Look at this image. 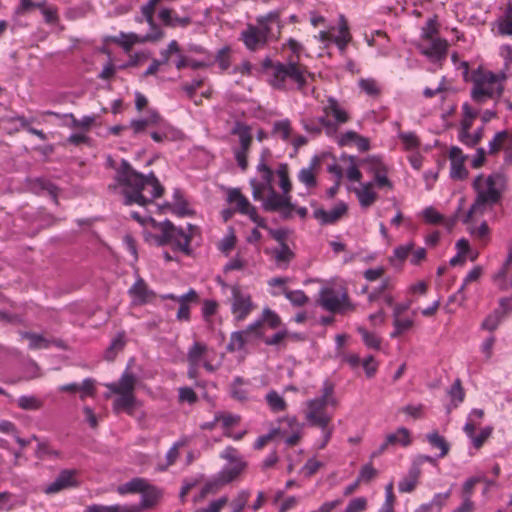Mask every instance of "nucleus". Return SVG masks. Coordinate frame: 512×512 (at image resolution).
Returning a JSON list of instances; mask_svg holds the SVG:
<instances>
[{
    "instance_id": "f257e3e1",
    "label": "nucleus",
    "mask_w": 512,
    "mask_h": 512,
    "mask_svg": "<svg viewBox=\"0 0 512 512\" xmlns=\"http://www.w3.org/2000/svg\"><path fill=\"white\" fill-rule=\"evenodd\" d=\"M130 216L142 226L141 233L148 244L158 247L171 245L174 251L186 255L191 253L190 243L196 229L192 224L182 228L175 226L168 219L157 222L151 216L141 217L137 212H131Z\"/></svg>"
},
{
    "instance_id": "f03ea898",
    "label": "nucleus",
    "mask_w": 512,
    "mask_h": 512,
    "mask_svg": "<svg viewBox=\"0 0 512 512\" xmlns=\"http://www.w3.org/2000/svg\"><path fill=\"white\" fill-rule=\"evenodd\" d=\"M338 405L335 384L329 379L323 381L320 394L308 399L304 404L306 421L309 425L320 428L322 433V440L317 444L318 449H324L332 437L333 427L330 423L333 413L329 408L335 409Z\"/></svg>"
},
{
    "instance_id": "7ed1b4c3",
    "label": "nucleus",
    "mask_w": 512,
    "mask_h": 512,
    "mask_svg": "<svg viewBox=\"0 0 512 512\" xmlns=\"http://www.w3.org/2000/svg\"><path fill=\"white\" fill-rule=\"evenodd\" d=\"M258 179H251L252 196L254 200L261 201L267 212H281L284 218L292 215L293 206L291 196L279 194L273 187L274 172L267 166L262 158L257 165Z\"/></svg>"
},
{
    "instance_id": "20e7f679",
    "label": "nucleus",
    "mask_w": 512,
    "mask_h": 512,
    "mask_svg": "<svg viewBox=\"0 0 512 512\" xmlns=\"http://www.w3.org/2000/svg\"><path fill=\"white\" fill-rule=\"evenodd\" d=\"M472 187L476 193L475 200L463 219L469 223L474 216H483L485 212L500 202L506 189V178L501 173H492L488 176L478 175Z\"/></svg>"
},
{
    "instance_id": "39448f33",
    "label": "nucleus",
    "mask_w": 512,
    "mask_h": 512,
    "mask_svg": "<svg viewBox=\"0 0 512 512\" xmlns=\"http://www.w3.org/2000/svg\"><path fill=\"white\" fill-rule=\"evenodd\" d=\"M262 67L269 76L270 85L275 89H302L306 83L305 69L294 60L282 63L266 58L262 62Z\"/></svg>"
},
{
    "instance_id": "423d86ee",
    "label": "nucleus",
    "mask_w": 512,
    "mask_h": 512,
    "mask_svg": "<svg viewBox=\"0 0 512 512\" xmlns=\"http://www.w3.org/2000/svg\"><path fill=\"white\" fill-rule=\"evenodd\" d=\"M130 130L133 134H144L149 131L152 140L157 143L181 138V132L169 124L157 109H148L147 113L138 114L130 120Z\"/></svg>"
},
{
    "instance_id": "0eeeda50",
    "label": "nucleus",
    "mask_w": 512,
    "mask_h": 512,
    "mask_svg": "<svg viewBox=\"0 0 512 512\" xmlns=\"http://www.w3.org/2000/svg\"><path fill=\"white\" fill-rule=\"evenodd\" d=\"M130 204L146 205L163 193V187L153 172L143 174L130 165Z\"/></svg>"
},
{
    "instance_id": "6e6552de",
    "label": "nucleus",
    "mask_w": 512,
    "mask_h": 512,
    "mask_svg": "<svg viewBox=\"0 0 512 512\" xmlns=\"http://www.w3.org/2000/svg\"><path fill=\"white\" fill-rule=\"evenodd\" d=\"M505 75L487 70H478L473 75L471 98L478 104L488 99L499 98L504 90Z\"/></svg>"
},
{
    "instance_id": "1a4fd4ad",
    "label": "nucleus",
    "mask_w": 512,
    "mask_h": 512,
    "mask_svg": "<svg viewBox=\"0 0 512 512\" xmlns=\"http://www.w3.org/2000/svg\"><path fill=\"white\" fill-rule=\"evenodd\" d=\"M188 370L190 379L198 377L199 368L208 373H214L221 366L216 350L202 341H194L187 351Z\"/></svg>"
},
{
    "instance_id": "9d476101",
    "label": "nucleus",
    "mask_w": 512,
    "mask_h": 512,
    "mask_svg": "<svg viewBox=\"0 0 512 512\" xmlns=\"http://www.w3.org/2000/svg\"><path fill=\"white\" fill-rule=\"evenodd\" d=\"M161 497V491L143 478L130 480V512H143L153 508Z\"/></svg>"
},
{
    "instance_id": "9b49d317",
    "label": "nucleus",
    "mask_w": 512,
    "mask_h": 512,
    "mask_svg": "<svg viewBox=\"0 0 512 512\" xmlns=\"http://www.w3.org/2000/svg\"><path fill=\"white\" fill-rule=\"evenodd\" d=\"M231 135L236 137L232 152L238 167L245 171L248 167V153L253 143L252 128L244 122L236 121L231 128Z\"/></svg>"
},
{
    "instance_id": "f8f14e48",
    "label": "nucleus",
    "mask_w": 512,
    "mask_h": 512,
    "mask_svg": "<svg viewBox=\"0 0 512 512\" xmlns=\"http://www.w3.org/2000/svg\"><path fill=\"white\" fill-rule=\"evenodd\" d=\"M160 1L161 0H149L141 7L142 17L148 23L149 31L144 35H138L136 33L130 32V47L134 43L157 41L163 37V31L157 24H155L153 19L155 8Z\"/></svg>"
},
{
    "instance_id": "ddd939ff",
    "label": "nucleus",
    "mask_w": 512,
    "mask_h": 512,
    "mask_svg": "<svg viewBox=\"0 0 512 512\" xmlns=\"http://www.w3.org/2000/svg\"><path fill=\"white\" fill-rule=\"evenodd\" d=\"M109 392L106 394L107 397L110 395H116L113 402V409L116 412L128 410V366L123 371L121 378L118 382H112L105 385Z\"/></svg>"
},
{
    "instance_id": "4468645a",
    "label": "nucleus",
    "mask_w": 512,
    "mask_h": 512,
    "mask_svg": "<svg viewBox=\"0 0 512 512\" xmlns=\"http://www.w3.org/2000/svg\"><path fill=\"white\" fill-rule=\"evenodd\" d=\"M255 25L269 40L277 39L283 26L280 10H272L256 17Z\"/></svg>"
},
{
    "instance_id": "2eb2a0df",
    "label": "nucleus",
    "mask_w": 512,
    "mask_h": 512,
    "mask_svg": "<svg viewBox=\"0 0 512 512\" xmlns=\"http://www.w3.org/2000/svg\"><path fill=\"white\" fill-rule=\"evenodd\" d=\"M254 308L250 294L239 289L232 290L231 312L237 322L244 321Z\"/></svg>"
},
{
    "instance_id": "dca6fc26",
    "label": "nucleus",
    "mask_w": 512,
    "mask_h": 512,
    "mask_svg": "<svg viewBox=\"0 0 512 512\" xmlns=\"http://www.w3.org/2000/svg\"><path fill=\"white\" fill-rule=\"evenodd\" d=\"M320 304L325 310L334 313L351 308L346 292L339 293L328 288L320 292Z\"/></svg>"
},
{
    "instance_id": "f3484780",
    "label": "nucleus",
    "mask_w": 512,
    "mask_h": 512,
    "mask_svg": "<svg viewBox=\"0 0 512 512\" xmlns=\"http://www.w3.org/2000/svg\"><path fill=\"white\" fill-rule=\"evenodd\" d=\"M240 40L243 42L246 49L252 52L264 48L269 41V39L253 24H248L240 33Z\"/></svg>"
},
{
    "instance_id": "a211bd4d",
    "label": "nucleus",
    "mask_w": 512,
    "mask_h": 512,
    "mask_svg": "<svg viewBox=\"0 0 512 512\" xmlns=\"http://www.w3.org/2000/svg\"><path fill=\"white\" fill-rule=\"evenodd\" d=\"M448 44L439 37L424 40L419 45L420 52L433 61H439L446 56Z\"/></svg>"
},
{
    "instance_id": "6ab92c4d",
    "label": "nucleus",
    "mask_w": 512,
    "mask_h": 512,
    "mask_svg": "<svg viewBox=\"0 0 512 512\" xmlns=\"http://www.w3.org/2000/svg\"><path fill=\"white\" fill-rule=\"evenodd\" d=\"M76 470L64 469L62 470L55 480L44 488V492L48 495L56 494L64 489L76 487L78 482L76 480Z\"/></svg>"
},
{
    "instance_id": "aec40b11",
    "label": "nucleus",
    "mask_w": 512,
    "mask_h": 512,
    "mask_svg": "<svg viewBox=\"0 0 512 512\" xmlns=\"http://www.w3.org/2000/svg\"><path fill=\"white\" fill-rule=\"evenodd\" d=\"M348 206L345 202L337 203L331 210L317 208L313 211V217L321 225H330L336 223L342 216L347 213Z\"/></svg>"
},
{
    "instance_id": "412c9836",
    "label": "nucleus",
    "mask_w": 512,
    "mask_h": 512,
    "mask_svg": "<svg viewBox=\"0 0 512 512\" xmlns=\"http://www.w3.org/2000/svg\"><path fill=\"white\" fill-rule=\"evenodd\" d=\"M322 110L326 116H331L333 118L332 122L336 125L337 128L338 126L348 122L350 118L346 109L339 103L336 98L332 96L327 98Z\"/></svg>"
},
{
    "instance_id": "4be33fe9",
    "label": "nucleus",
    "mask_w": 512,
    "mask_h": 512,
    "mask_svg": "<svg viewBox=\"0 0 512 512\" xmlns=\"http://www.w3.org/2000/svg\"><path fill=\"white\" fill-rule=\"evenodd\" d=\"M352 36L349 31L348 22L343 14L339 15L338 25L332 31V41L337 46L341 54H344L347 45L351 41Z\"/></svg>"
},
{
    "instance_id": "5701e85b",
    "label": "nucleus",
    "mask_w": 512,
    "mask_h": 512,
    "mask_svg": "<svg viewBox=\"0 0 512 512\" xmlns=\"http://www.w3.org/2000/svg\"><path fill=\"white\" fill-rule=\"evenodd\" d=\"M252 390V384L241 377H235L230 386L231 397L240 402L252 400Z\"/></svg>"
},
{
    "instance_id": "b1692460",
    "label": "nucleus",
    "mask_w": 512,
    "mask_h": 512,
    "mask_svg": "<svg viewBox=\"0 0 512 512\" xmlns=\"http://www.w3.org/2000/svg\"><path fill=\"white\" fill-rule=\"evenodd\" d=\"M177 302L179 303V308L176 314V319L179 321H190V303L198 302V295L194 289H189L183 295H180L177 298Z\"/></svg>"
},
{
    "instance_id": "393cba45",
    "label": "nucleus",
    "mask_w": 512,
    "mask_h": 512,
    "mask_svg": "<svg viewBox=\"0 0 512 512\" xmlns=\"http://www.w3.org/2000/svg\"><path fill=\"white\" fill-rule=\"evenodd\" d=\"M318 164V158L313 157L309 165L306 167H302L297 174L298 181L302 183L308 191L317 186V177L315 169L317 168Z\"/></svg>"
},
{
    "instance_id": "a878e982",
    "label": "nucleus",
    "mask_w": 512,
    "mask_h": 512,
    "mask_svg": "<svg viewBox=\"0 0 512 512\" xmlns=\"http://www.w3.org/2000/svg\"><path fill=\"white\" fill-rule=\"evenodd\" d=\"M354 193L359 201V204L363 208L370 207L378 198V194L375 191L372 183L360 182L359 186L354 189Z\"/></svg>"
},
{
    "instance_id": "bb28decb",
    "label": "nucleus",
    "mask_w": 512,
    "mask_h": 512,
    "mask_svg": "<svg viewBox=\"0 0 512 512\" xmlns=\"http://www.w3.org/2000/svg\"><path fill=\"white\" fill-rule=\"evenodd\" d=\"M452 488L443 493H436L431 501L419 505L414 512H440L451 497Z\"/></svg>"
},
{
    "instance_id": "cd10ccee",
    "label": "nucleus",
    "mask_w": 512,
    "mask_h": 512,
    "mask_svg": "<svg viewBox=\"0 0 512 512\" xmlns=\"http://www.w3.org/2000/svg\"><path fill=\"white\" fill-rule=\"evenodd\" d=\"M130 296L134 304H144L153 298V292L150 290L141 278H137L135 283L130 287Z\"/></svg>"
},
{
    "instance_id": "c85d7f7f",
    "label": "nucleus",
    "mask_w": 512,
    "mask_h": 512,
    "mask_svg": "<svg viewBox=\"0 0 512 512\" xmlns=\"http://www.w3.org/2000/svg\"><path fill=\"white\" fill-rule=\"evenodd\" d=\"M227 200L231 204H235V209L240 214L249 216L252 210L256 208L251 205L249 200L241 194L239 189H230L227 195Z\"/></svg>"
},
{
    "instance_id": "c756f323",
    "label": "nucleus",
    "mask_w": 512,
    "mask_h": 512,
    "mask_svg": "<svg viewBox=\"0 0 512 512\" xmlns=\"http://www.w3.org/2000/svg\"><path fill=\"white\" fill-rule=\"evenodd\" d=\"M477 427H473L472 424H465L463 427V430L466 434V436L470 439L472 445L479 449L484 442L491 436L493 432L492 426H486L481 429V431L476 434L475 430Z\"/></svg>"
},
{
    "instance_id": "7c9ffc66",
    "label": "nucleus",
    "mask_w": 512,
    "mask_h": 512,
    "mask_svg": "<svg viewBox=\"0 0 512 512\" xmlns=\"http://www.w3.org/2000/svg\"><path fill=\"white\" fill-rule=\"evenodd\" d=\"M173 201L167 204L170 212L177 216L183 217L191 214L188 202L184 198L182 191L179 188H175L173 191Z\"/></svg>"
},
{
    "instance_id": "2f4dec72",
    "label": "nucleus",
    "mask_w": 512,
    "mask_h": 512,
    "mask_svg": "<svg viewBox=\"0 0 512 512\" xmlns=\"http://www.w3.org/2000/svg\"><path fill=\"white\" fill-rule=\"evenodd\" d=\"M246 467V461H238L234 464H227L224 465L223 468L218 472V475L222 479V482L227 485L236 480Z\"/></svg>"
},
{
    "instance_id": "473e14b6",
    "label": "nucleus",
    "mask_w": 512,
    "mask_h": 512,
    "mask_svg": "<svg viewBox=\"0 0 512 512\" xmlns=\"http://www.w3.org/2000/svg\"><path fill=\"white\" fill-rule=\"evenodd\" d=\"M420 476L419 464L413 463L410 467L408 474L399 481L398 490L401 493H410L417 486L418 479Z\"/></svg>"
},
{
    "instance_id": "72a5a7b5",
    "label": "nucleus",
    "mask_w": 512,
    "mask_h": 512,
    "mask_svg": "<svg viewBox=\"0 0 512 512\" xmlns=\"http://www.w3.org/2000/svg\"><path fill=\"white\" fill-rule=\"evenodd\" d=\"M271 254L277 267L281 269H286L294 258V252L287 244L278 245L271 249Z\"/></svg>"
},
{
    "instance_id": "f704fd0d",
    "label": "nucleus",
    "mask_w": 512,
    "mask_h": 512,
    "mask_svg": "<svg viewBox=\"0 0 512 512\" xmlns=\"http://www.w3.org/2000/svg\"><path fill=\"white\" fill-rule=\"evenodd\" d=\"M363 164L372 178L389 173L387 164L379 156H369L363 160Z\"/></svg>"
},
{
    "instance_id": "c9c22d12",
    "label": "nucleus",
    "mask_w": 512,
    "mask_h": 512,
    "mask_svg": "<svg viewBox=\"0 0 512 512\" xmlns=\"http://www.w3.org/2000/svg\"><path fill=\"white\" fill-rule=\"evenodd\" d=\"M115 180L120 187L123 203L128 205V161L122 159L121 167L117 169Z\"/></svg>"
},
{
    "instance_id": "e433bc0d",
    "label": "nucleus",
    "mask_w": 512,
    "mask_h": 512,
    "mask_svg": "<svg viewBox=\"0 0 512 512\" xmlns=\"http://www.w3.org/2000/svg\"><path fill=\"white\" fill-rule=\"evenodd\" d=\"M272 135L284 142H289L292 137V123L288 118L277 120L272 126Z\"/></svg>"
},
{
    "instance_id": "4c0bfd02",
    "label": "nucleus",
    "mask_w": 512,
    "mask_h": 512,
    "mask_svg": "<svg viewBox=\"0 0 512 512\" xmlns=\"http://www.w3.org/2000/svg\"><path fill=\"white\" fill-rule=\"evenodd\" d=\"M414 248L415 243L413 241H408L395 247L392 255L389 257V262L393 266L401 265L408 258Z\"/></svg>"
},
{
    "instance_id": "58836bf2",
    "label": "nucleus",
    "mask_w": 512,
    "mask_h": 512,
    "mask_svg": "<svg viewBox=\"0 0 512 512\" xmlns=\"http://www.w3.org/2000/svg\"><path fill=\"white\" fill-rule=\"evenodd\" d=\"M271 294L273 296L283 294L295 307H302L308 302V297L302 290H289L287 287H284L282 291H271Z\"/></svg>"
},
{
    "instance_id": "ea45409f",
    "label": "nucleus",
    "mask_w": 512,
    "mask_h": 512,
    "mask_svg": "<svg viewBox=\"0 0 512 512\" xmlns=\"http://www.w3.org/2000/svg\"><path fill=\"white\" fill-rule=\"evenodd\" d=\"M511 264H512V244L508 248L507 257H506L502 267L493 276V281L496 283V285L501 290H507L508 289L507 279L506 278H507L508 268H509V266Z\"/></svg>"
},
{
    "instance_id": "a19ab883",
    "label": "nucleus",
    "mask_w": 512,
    "mask_h": 512,
    "mask_svg": "<svg viewBox=\"0 0 512 512\" xmlns=\"http://www.w3.org/2000/svg\"><path fill=\"white\" fill-rule=\"evenodd\" d=\"M126 345V335L125 332H119L112 340L110 345L105 351L104 358L107 361H113L117 354L123 351Z\"/></svg>"
},
{
    "instance_id": "79ce46f5",
    "label": "nucleus",
    "mask_w": 512,
    "mask_h": 512,
    "mask_svg": "<svg viewBox=\"0 0 512 512\" xmlns=\"http://www.w3.org/2000/svg\"><path fill=\"white\" fill-rule=\"evenodd\" d=\"M412 438L410 431L405 427H399L393 433L387 434V443H391L392 446L400 445L407 447L411 444Z\"/></svg>"
},
{
    "instance_id": "37998d69",
    "label": "nucleus",
    "mask_w": 512,
    "mask_h": 512,
    "mask_svg": "<svg viewBox=\"0 0 512 512\" xmlns=\"http://www.w3.org/2000/svg\"><path fill=\"white\" fill-rule=\"evenodd\" d=\"M265 401L269 409L274 413L283 412L287 408V403L285 399L275 390H270L266 394Z\"/></svg>"
},
{
    "instance_id": "c03bdc74",
    "label": "nucleus",
    "mask_w": 512,
    "mask_h": 512,
    "mask_svg": "<svg viewBox=\"0 0 512 512\" xmlns=\"http://www.w3.org/2000/svg\"><path fill=\"white\" fill-rule=\"evenodd\" d=\"M414 325V320L411 317L402 318L401 316H393V327L394 330L390 334L391 338H396L407 331H409Z\"/></svg>"
},
{
    "instance_id": "a18cd8bd",
    "label": "nucleus",
    "mask_w": 512,
    "mask_h": 512,
    "mask_svg": "<svg viewBox=\"0 0 512 512\" xmlns=\"http://www.w3.org/2000/svg\"><path fill=\"white\" fill-rule=\"evenodd\" d=\"M510 134L507 130L497 132L492 140L488 143L489 154H496L501 148L508 143L510 145Z\"/></svg>"
},
{
    "instance_id": "49530a36",
    "label": "nucleus",
    "mask_w": 512,
    "mask_h": 512,
    "mask_svg": "<svg viewBox=\"0 0 512 512\" xmlns=\"http://www.w3.org/2000/svg\"><path fill=\"white\" fill-rule=\"evenodd\" d=\"M398 138L401 141L404 150L415 152L420 147V140L414 132H399Z\"/></svg>"
},
{
    "instance_id": "de8ad7c7",
    "label": "nucleus",
    "mask_w": 512,
    "mask_h": 512,
    "mask_svg": "<svg viewBox=\"0 0 512 512\" xmlns=\"http://www.w3.org/2000/svg\"><path fill=\"white\" fill-rule=\"evenodd\" d=\"M62 117L65 125L71 128L89 129L95 120L93 116H84L82 119L78 120L73 114H64Z\"/></svg>"
},
{
    "instance_id": "09e8293b",
    "label": "nucleus",
    "mask_w": 512,
    "mask_h": 512,
    "mask_svg": "<svg viewBox=\"0 0 512 512\" xmlns=\"http://www.w3.org/2000/svg\"><path fill=\"white\" fill-rule=\"evenodd\" d=\"M22 338L29 341L28 346L32 350L47 349L50 346L48 339L36 333L24 332Z\"/></svg>"
},
{
    "instance_id": "8fccbe9b",
    "label": "nucleus",
    "mask_w": 512,
    "mask_h": 512,
    "mask_svg": "<svg viewBox=\"0 0 512 512\" xmlns=\"http://www.w3.org/2000/svg\"><path fill=\"white\" fill-rule=\"evenodd\" d=\"M426 438L432 447L440 450L439 457H444L448 453L449 445L446 442V440L444 439V437L439 435V433L437 431L428 433L426 435Z\"/></svg>"
},
{
    "instance_id": "3c124183",
    "label": "nucleus",
    "mask_w": 512,
    "mask_h": 512,
    "mask_svg": "<svg viewBox=\"0 0 512 512\" xmlns=\"http://www.w3.org/2000/svg\"><path fill=\"white\" fill-rule=\"evenodd\" d=\"M17 405L23 410H39L43 401L34 395H22L17 399Z\"/></svg>"
},
{
    "instance_id": "603ef678",
    "label": "nucleus",
    "mask_w": 512,
    "mask_h": 512,
    "mask_svg": "<svg viewBox=\"0 0 512 512\" xmlns=\"http://www.w3.org/2000/svg\"><path fill=\"white\" fill-rule=\"evenodd\" d=\"M357 331L361 335L362 340L367 348L374 350L380 349L381 339L376 333L369 332L363 327H359Z\"/></svg>"
},
{
    "instance_id": "864d4df0",
    "label": "nucleus",
    "mask_w": 512,
    "mask_h": 512,
    "mask_svg": "<svg viewBox=\"0 0 512 512\" xmlns=\"http://www.w3.org/2000/svg\"><path fill=\"white\" fill-rule=\"evenodd\" d=\"M223 486H225V483L222 482V479L217 473L212 478L207 480L206 483L203 485L200 491V497L204 498L208 494H214Z\"/></svg>"
},
{
    "instance_id": "5fc2aeb1",
    "label": "nucleus",
    "mask_w": 512,
    "mask_h": 512,
    "mask_svg": "<svg viewBox=\"0 0 512 512\" xmlns=\"http://www.w3.org/2000/svg\"><path fill=\"white\" fill-rule=\"evenodd\" d=\"M275 174L279 178V186H280V188L282 190V194L290 195V192H291V189H292V185H291V182H290V179H289L287 165L286 164L280 165L277 168Z\"/></svg>"
},
{
    "instance_id": "6e6d98bb",
    "label": "nucleus",
    "mask_w": 512,
    "mask_h": 512,
    "mask_svg": "<svg viewBox=\"0 0 512 512\" xmlns=\"http://www.w3.org/2000/svg\"><path fill=\"white\" fill-rule=\"evenodd\" d=\"M395 495H394V482L390 481L385 486V500L378 510V512H395L394 511Z\"/></svg>"
},
{
    "instance_id": "4d7b16f0",
    "label": "nucleus",
    "mask_w": 512,
    "mask_h": 512,
    "mask_svg": "<svg viewBox=\"0 0 512 512\" xmlns=\"http://www.w3.org/2000/svg\"><path fill=\"white\" fill-rule=\"evenodd\" d=\"M359 88L366 95L375 97L380 94V86L373 78H362L358 82Z\"/></svg>"
},
{
    "instance_id": "13d9d810",
    "label": "nucleus",
    "mask_w": 512,
    "mask_h": 512,
    "mask_svg": "<svg viewBox=\"0 0 512 512\" xmlns=\"http://www.w3.org/2000/svg\"><path fill=\"white\" fill-rule=\"evenodd\" d=\"M34 189L38 192H46L57 203L58 188L49 180L38 179L35 182Z\"/></svg>"
},
{
    "instance_id": "bf43d9fd",
    "label": "nucleus",
    "mask_w": 512,
    "mask_h": 512,
    "mask_svg": "<svg viewBox=\"0 0 512 512\" xmlns=\"http://www.w3.org/2000/svg\"><path fill=\"white\" fill-rule=\"evenodd\" d=\"M448 395L451 398V403L454 407H457L464 400V391L461 386V381L456 379L448 390Z\"/></svg>"
},
{
    "instance_id": "052dcab7",
    "label": "nucleus",
    "mask_w": 512,
    "mask_h": 512,
    "mask_svg": "<svg viewBox=\"0 0 512 512\" xmlns=\"http://www.w3.org/2000/svg\"><path fill=\"white\" fill-rule=\"evenodd\" d=\"M481 274H482V268L480 266H475L472 270H470L468 272V274L466 275V277L464 278L463 284L460 286L457 293L455 295L451 296L449 301L452 302L458 297V295H462V293L465 289V286L472 281L478 280L480 278Z\"/></svg>"
},
{
    "instance_id": "680f3d73",
    "label": "nucleus",
    "mask_w": 512,
    "mask_h": 512,
    "mask_svg": "<svg viewBox=\"0 0 512 512\" xmlns=\"http://www.w3.org/2000/svg\"><path fill=\"white\" fill-rule=\"evenodd\" d=\"M262 324L266 323L270 328L275 329L281 325V318L270 308H264L261 314Z\"/></svg>"
},
{
    "instance_id": "e2e57ef3",
    "label": "nucleus",
    "mask_w": 512,
    "mask_h": 512,
    "mask_svg": "<svg viewBox=\"0 0 512 512\" xmlns=\"http://www.w3.org/2000/svg\"><path fill=\"white\" fill-rule=\"evenodd\" d=\"M83 512H128V508L118 504L109 506L92 504L87 506Z\"/></svg>"
},
{
    "instance_id": "0e129e2a",
    "label": "nucleus",
    "mask_w": 512,
    "mask_h": 512,
    "mask_svg": "<svg viewBox=\"0 0 512 512\" xmlns=\"http://www.w3.org/2000/svg\"><path fill=\"white\" fill-rule=\"evenodd\" d=\"M465 160L450 162V177L454 180H463L468 176V171L464 165Z\"/></svg>"
},
{
    "instance_id": "69168bd1",
    "label": "nucleus",
    "mask_w": 512,
    "mask_h": 512,
    "mask_svg": "<svg viewBox=\"0 0 512 512\" xmlns=\"http://www.w3.org/2000/svg\"><path fill=\"white\" fill-rule=\"evenodd\" d=\"M503 313V310L494 311L492 314L488 315L482 322V328L488 331H494L499 326Z\"/></svg>"
},
{
    "instance_id": "338daca9",
    "label": "nucleus",
    "mask_w": 512,
    "mask_h": 512,
    "mask_svg": "<svg viewBox=\"0 0 512 512\" xmlns=\"http://www.w3.org/2000/svg\"><path fill=\"white\" fill-rule=\"evenodd\" d=\"M421 214L424 221L429 224H438L444 220V216L432 206L426 207Z\"/></svg>"
},
{
    "instance_id": "774afa93",
    "label": "nucleus",
    "mask_w": 512,
    "mask_h": 512,
    "mask_svg": "<svg viewBox=\"0 0 512 512\" xmlns=\"http://www.w3.org/2000/svg\"><path fill=\"white\" fill-rule=\"evenodd\" d=\"M250 495H251V493L249 490H247V489L240 490L232 502L233 511L241 512L245 508L247 501L250 498Z\"/></svg>"
}]
</instances>
